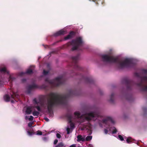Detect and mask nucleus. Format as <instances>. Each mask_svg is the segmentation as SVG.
Masks as SVG:
<instances>
[{
    "label": "nucleus",
    "instance_id": "nucleus-1",
    "mask_svg": "<svg viewBox=\"0 0 147 147\" xmlns=\"http://www.w3.org/2000/svg\"><path fill=\"white\" fill-rule=\"evenodd\" d=\"M76 90H69L68 93L65 95H61L56 93L51 92L49 94L50 98L47 102L48 112L51 113L53 107L59 105H65L66 103L67 99L73 96L77 95Z\"/></svg>",
    "mask_w": 147,
    "mask_h": 147
},
{
    "label": "nucleus",
    "instance_id": "nucleus-2",
    "mask_svg": "<svg viewBox=\"0 0 147 147\" xmlns=\"http://www.w3.org/2000/svg\"><path fill=\"white\" fill-rule=\"evenodd\" d=\"M134 75L135 76L140 78V82L135 83L130 80L124 79L123 82L126 86L127 89L130 90L136 85L139 87L142 91L147 92V76H140V74L138 73H135Z\"/></svg>",
    "mask_w": 147,
    "mask_h": 147
},
{
    "label": "nucleus",
    "instance_id": "nucleus-3",
    "mask_svg": "<svg viewBox=\"0 0 147 147\" xmlns=\"http://www.w3.org/2000/svg\"><path fill=\"white\" fill-rule=\"evenodd\" d=\"M102 59L103 61L110 63H115L118 65V67L121 69L125 67H132L134 65L133 61L129 59H126L122 61L118 57H115L113 56L108 55H102Z\"/></svg>",
    "mask_w": 147,
    "mask_h": 147
},
{
    "label": "nucleus",
    "instance_id": "nucleus-4",
    "mask_svg": "<svg viewBox=\"0 0 147 147\" xmlns=\"http://www.w3.org/2000/svg\"><path fill=\"white\" fill-rule=\"evenodd\" d=\"M45 81L49 83L52 87H55L64 84L65 81V79L63 76L61 75L53 80H49L48 78H46Z\"/></svg>",
    "mask_w": 147,
    "mask_h": 147
},
{
    "label": "nucleus",
    "instance_id": "nucleus-5",
    "mask_svg": "<svg viewBox=\"0 0 147 147\" xmlns=\"http://www.w3.org/2000/svg\"><path fill=\"white\" fill-rule=\"evenodd\" d=\"M82 43L83 41L82 38L79 37L76 39L73 40L71 42H69L68 45H72L73 47L71 48V50L74 51L77 50L80 46L82 45Z\"/></svg>",
    "mask_w": 147,
    "mask_h": 147
},
{
    "label": "nucleus",
    "instance_id": "nucleus-6",
    "mask_svg": "<svg viewBox=\"0 0 147 147\" xmlns=\"http://www.w3.org/2000/svg\"><path fill=\"white\" fill-rule=\"evenodd\" d=\"M80 58V55L78 54L77 55L74 57H73L71 58L72 61V66L76 70L78 71H83V69L82 67H80L77 64L78 61L79 60Z\"/></svg>",
    "mask_w": 147,
    "mask_h": 147
},
{
    "label": "nucleus",
    "instance_id": "nucleus-7",
    "mask_svg": "<svg viewBox=\"0 0 147 147\" xmlns=\"http://www.w3.org/2000/svg\"><path fill=\"white\" fill-rule=\"evenodd\" d=\"M19 95L16 93L13 92V94L11 95V97L8 94H6L4 96V98L5 101L6 102H9L11 100V103L14 102V100H16V99H18L19 98Z\"/></svg>",
    "mask_w": 147,
    "mask_h": 147
},
{
    "label": "nucleus",
    "instance_id": "nucleus-8",
    "mask_svg": "<svg viewBox=\"0 0 147 147\" xmlns=\"http://www.w3.org/2000/svg\"><path fill=\"white\" fill-rule=\"evenodd\" d=\"M99 115L97 112H91L86 114L85 116V119L88 121L91 120L92 118L94 117H99Z\"/></svg>",
    "mask_w": 147,
    "mask_h": 147
},
{
    "label": "nucleus",
    "instance_id": "nucleus-9",
    "mask_svg": "<svg viewBox=\"0 0 147 147\" xmlns=\"http://www.w3.org/2000/svg\"><path fill=\"white\" fill-rule=\"evenodd\" d=\"M81 78L80 80L83 81L86 83H92L94 82V80L91 77H87L80 74Z\"/></svg>",
    "mask_w": 147,
    "mask_h": 147
},
{
    "label": "nucleus",
    "instance_id": "nucleus-10",
    "mask_svg": "<svg viewBox=\"0 0 147 147\" xmlns=\"http://www.w3.org/2000/svg\"><path fill=\"white\" fill-rule=\"evenodd\" d=\"M39 86L36 84H33L28 85L27 88V92L28 94L30 93L32 90L36 88H39Z\"/></svg>",
    "mask_w": 147,
    "mask_h": 147
},
{
    "label": "nucleus",
    "instance_id": "nucleus-11",
    "mask_svg": "<svg viewBox=\"0 0 147 147\" xmlns=\"http://www.w3.org/2000/svg\"><path fill=\"white\" fill-rule=\"evenodd\" d=\"M66 116L67 118L68 122L70 124V129H73L74 128L75 126L74 123L72 121V115L70 114H67Z\"/></svg>",
    "mask_w": 147,
    "mask_h": 147
},
{
    "label": "nucleus",
    "instance_id": "nucleus-12",
    "mask_svg": "<svg viewBox=\"0 0 147 147\" xmlns=\"http://www.w3.org/2000/svg\"><path fill=\"white\" fill-rule=\"evenodd\" d=\"M111 122L113 123H114V121L110 117H107L105 119H103L102 120V122L103 123L105 124L108 125V126H110V125L108 124L109 122Z\"/></svg>",
    "mask_w": 147,
    "mask_h": 147
},
{
    "label": "nucleus",
    "instance_id": "nucleus-13",
    "mask_svg": "<svg viewBox=\"0 0 147 147\" xmlns=\"http://www.w3.org/2000/svg\"><path fill=\"white\" fill-rule=\"evenodd\" d=\"M76 34V32H75L73 31H71L68 35L65 37L64 39L65 40H67L71 39Z\"/></svg>",
    "mask_w": 147,
    "mask_h": 147
},
{
    "label": "nucleus",
    "instance_id": "nucleus-14",
    "mask_svg": "<svg viewBox=\"0 0 147 147\" xmlns=\"http://www.w3.org/2000/svg\"><path fill=\"white\" fill-rule=\"evenodd\" d=\"M65 33V32L63 30H61L56 32L54 34L55 36H58L61 35H63Z\"/></svg>",
    "mask_w": 147,
    "mask_h": 147
},
{
    "label": "nucleus",
    "instance_id": "nucleus-15",
    "mask_svg": "<svg viewBox=\"0 0 147 147\" xmlns=\"http://www.w3.org/2000/svg\"><path fill=\"white\" fill-rule=\"evenodd\" d=\"M86 127L87 129H88V132L89 133V134L91 135L92 132V125L90 124L89 123L86 126Z\"/></svg>",
    "mask_w": 147,
    "mask_h": 147
},
{
    "label": "nucleus",
    "instance_id": "nucleus-16",
    "mask_svg": "<svg viewBox=\"0 0 147 147\" xmlns=\"http://www.w3.org/2000/svg\"><path fill=\"white\" fill-rule=\"evenodd\" d=\"M77 141L78 142L80 141L84 142L85 140V138L82 137V136L80 135H78L77 136Z\"/></svg>",
    "mask_w": 147,
    "mask_h": 147
},
{
    "label": "nucleus",
    "instance_id": "nucleus-17",
    "mask_svg": "<svg viewBox=\"0 0 147 147\" xmlns=\"http://www.w3.org/2000/svg\"><path fill=\"white\" fill-rule=\"evenodd\" d=\"M32 112L31 108L30 107H28L26 108L25 111V114L29 115Z\"/></svg>",
    "mask_w": 147,
    "mask_h": 147
},
{
    "label": "nucleus",
    "instance_id": "nucleus-18",
    "mask_svg": "<svg viewBox=\"0 0 147 147\" xmlns=\"http://www.w3.org/2000/svg\"><path fill=\"white\" fill-rule=\"evenodd\" d=\"M114 95L115 94L114 93H113L111 94V95L110 96L109 101L112 103H113L114 102Z\"/></svg>",
    "mask_w": 147,
    "mask_h": 147
},
{
    "label": "nucleus",
    "instance_id": "nucleus-19",
    "mask_svg": "<svg viewBox=\"0 0 147 147\" xmlns=\"http://www.w3.org/2000/svg\"><path fill=\"white\" fill-rule=\"evenodd\" d=\"M134 140L133 139L130 137H128L126 140V142L128 143H130L131 142H132Z\"/></svg>",
    "mask_w": 147,
    "mask_h": 147
},
{
    "label": "nucleus",
    "instance_id": "nucleus-20",
    "mask_svg": "<svg viewBox=\"0 0 147 147\" xmlns=\"http://www.w3.org/2000/svg\"><path fill=\"white\" fill-rule=\"evenodd\" d=\"M74 115L77 118H79L80 117V113L78 112H76L74 113Z\"/></svg>",
    "mask_w": 147,
    "mask_h": 147
},
{
    "label": "nucleus",
    "instance_id": "nucleus-21",
    "mask_svg": "<svg viewBox=\"0 0 147 147\" xmlns=\"http://www.w3.org/2000/svg\"><path fill=\"white\" fill-rule=\"evenodd\" d=\"M65 146L63 142H60L55 147H65Z\"/></svg>",
    "mask_w": 147,
    "mask_h": 147
},
{
    "label": "nucleus",
    "instance_id": "nucleus-22",
    "mask_svg": "<svg viewBox=\"0 0 147 147\" xmlns=\"http://www.w3.org/2000/svg\"><path fill=\"white\" fill-rule=\"evenodd\" d=\"M33 73V70L32 69H29L26 71V73L30 74Z\"/></svg>",
    "mask_w": 147,
    "mask_h": 147
},
{
    "label": "nucleus",
    "instance_id": "nucleus-23",
    "mask_svg": "<svg viewBox=\"0 0 147 147\" xmlns=\"http://www.w3.org/2000/svg\"><path fill=\"white\" fill-rule=\"evenodd\" d=\"M15 78H14L12 77L11 76H10L9 78V81L11 83L15 80Z\"/></svg>",
    "mask_w": 147,
    "mask_h": 147
},
{
    "label": "nucleus",
    "instance_id": "nucleus-24",
    "mask_svg": "<svg viewBox=\"0 0 147 147\" xmlns=\"http://www.w3.org/2000/svg\"><path fill=\"white\" fill-rule=\"evenodd\" d=\"M0 71L1 72H3L5 73L7 72L8 73V72L7 71L5 67H3L2 68Z\"/></svg>",
    "mask_w": 147,
    "mask_h": 147
},
{
    "label": "nucleus",
    "instance_id": "nucleus-25",
    "mask_svg": "<svg viewBox=\"0 0 147 147\" xmlns=\"http://www.w3.org/2000/svg\"><path fill=\"white\" fill-rule=\"evenodd\" d=\"M92 136H88L86 138V141H89L92 139Z\"/></svg>",
    "mask_w": 147,
    "mask_h": 147
},
{
    "label": "nucleus",
    "instance_id": "nucleus-26",
    "mask_svg": "<svg viewBox=\"0 0 147 147\" xmlns=\"http://www.w3.org/2000/svg\"><path fill=\"white\" fill-rule=\"evenodd\" d=\"M39 114V113L37 111H34L32 113V115H33L35 116H38Z\"/></svg>",
    "mask_w": 147,
    "mask_h": 147
},
{
    "label": "nucleus",
    "instance_id": "nucleus-27",
    "mask_svg": "<svg viewBox=\"0 0 147 147\" xmlns=\"http://www.w3.org/2000/svg\"><path fill=\"white\" fill-rule=\"evenodd\" d=\"M33 102L34 105H38L39 103V102L37 100L36 98L34 99L33 100Z\"/></svg>",
    "mask_w": 147,
    "mask_h": 147
},
{
    "label": "nucleus",
    "instance_id": "nucleus-28",
    "mask_svg": "<svg viewBox=\"0 0 147 147\" xmlns=\"http://www.w3.org/2000/svg\"><path fill=\"white\" fill-rule=\"evenodd\" d=\"M27 133L30 136H32L33 135V134H35V132H34V131H27Z\"/></svg>",
    "mask_w": 147,
    "mask_h": 147
},
{
    "label": "nucleus",
    "instance_id": "nucleus-29",
    "mask_svg": "<svg viewBox=\"0 0 147 147\" xmlns=\"http://www.w3.org/2000/svg\"><path fill=\"white\" fill-rule=\"evenodd\" d=\"M34 107L36 108L38 111H41V109L40 106H34Z\"/></svg>",
    "mask_w": 147,
    "mask_h": 147
},
{
    "label": "nucleus",
    "instance_id": "nucleus-30",
    "mask_svg": "<svg viewBox=\"0 0 147 147\" xmlns=\"http://www.w3.org/2000/svg\"><path fill=\"white\" fill-rule=\"evenodd\" d=\"M34 124V122H30L28 124V126L30 127H32V125Z\"/></svg>",
    "mask_w": 147,
    "mask_h": 147
},
{
    "label": "nucleus",
    "instance_id": "nucleus-31",
    "mask_svg": "<svg viewBox=\"0 0 147 147\" xmlns=\"http://www.w3.org/2000/svg\"><path fill=\"white\" fill-rule=\"evenodd\" d=\"M118 137H119V138L120 140L121 141H123L124 140L123 138L121 135H119Z\"/></svg>",
    "mask_w": 147,
    "mask_h": 147
},
{
    "label": "nucleus",
    "instance_id": "nucleus-32",
    "mask_svg": "<svg viewBox=\"0 0 147 147\" xmlns=\"http://www.w3.org/2000/svg\"><path fill=\"white\" fill-rule=\"evenodd\" d=\"M142 73L146 74H147V69H142Z\"/></svg>",
    "mask_w": 147,
    "mask_h": 147
},
{
    "label": "nucleus",
    "instance_id": "nucleus-33",
    "mask_svg": "<svg viewBox=\"0 0 147 147\" xmlns=\"http://www.w3.org/2000/svg\"><path fill=\"white\" fill-rule=\"evenodd\" d=\"M36 134L38 135H42V132L41 131L38 130L37 131Z\"/></svg>",
    "mask_w": 147,
    "mask_h": 147
},
{
    "label": "nucleus",
    "instance_id": "nucleus-34",
    "mask_svg": "<svg viewBox=\"0 0 147 147\" xmlns=\"http://www.w3.org/2000/svg\"><path fill=\"white\" fill-rule=\"evenodd\" d=\"M49 71H46L45 70H43V74L44 75H47L48 74V73H49Z\"/></svg>",
    "mask_w": 147,
    "mask_h": 147
},
{
    "label": "nucleus",
    "instance_id": "nucleus-35",
    "mask_svg": "<svg viewBox=\"0 0 147 147\" xmlns=\"http://www.w3.org/2000/svg\"><path fill=\"white\" fill-rule=\"evenodd\" d=\"M129 98H127V99L129 100V101H131V100L133 99L132 97L130 95L129 96Z\"/></svg>",
    "mask_w": 147,
    "mask_h": 147
},
{
    "label": "nucleus",
    "instance_id": "nucleus-36",
    "mask_svg": "<svg viewBox=\"0 0 147 147\" xmlns=\"http://www.w3.org/2000/svg\"><path fill=\"white\" fill-rule=\"evenodd\" d=\"M114 129L113 130V131L112 133L113 134H115L117 131V130L116 129V128L114 127Z\"/></svg>",
    "mask_w": 147,
    "mask_h": 147
},
{
    "label": "nucleus",
    "instance_id": "nucleus-37",
    "mask_svg": "<svg viewBox=\"0 0 147 147\" xmlns=\"http://www.w3.org/2000/svg\"><path fill=\"white\" fill-rule=\"evenodd\" d=\"M70 129L69 127H67V134H69L70 133Z\"/></svg>",
    "mask_w": 147,
    "mask_h": 147
},
{
    "label": "nucleus",
    "instance_id": "nucleus-38",
    "mask_svg": "<svg viewBox=\"0 0 147 147\" xmlns=\"http://www.w3.org/2000/svg\"><path fill=\"white\" fill-rule=\"evenodd\" d=\"M143 110L144 112L146 113L147 112V109L146 107H144L143 108Z\"/></svg>",
    "mask_w": 147,
    "mask_h": 147
},
{
    "label": "nucleus",
    "instance_id": "nucleus-39",
    "mask_svg": "<svg viewBox=\"0 0 147 147\" xmlns=\"http://www.w3.org/2000/svg\"><path fill=\"white\" fill-rule=\"evenodd\" d=\"M34 117L32 116H30L29 118H28V120L29 121H33V120Z\"/></svg>",
    "mask_w": 147,
    "mask_h": 147
},
{
    "label": "nucleus",
    "instance_id": "nucleus-40",
    "mask_svg": "<svg viewBox=\"0 0 147 147\" xmlns=\"http://www.w3.org/2000/svg\"><path fill=\"white\" fill-rule=\"evenodd\" d=\"M46 87H47V86H46V85H45L44 84H43L41 86V88H46Z\"/></svg>",
    "mask_w": 147,
    "mask_h": 147
},
{
    "label": "nucleus",
    "instance_id": "nucleus-41",
    "mask_svg": "<svg viewBox=\"0 0 147 147\" xmlns=\"http://www.w3.org/2000/svg\"><path fill=\"white\" fill-rule=\"evenodd\" d=\"M56 136L57 138H60L61 137V135L59 133H57Z\"/></svg>",
    "mask_w": 147,
    "mask_h": 147
},
{
    "label": "nucleus",
    "instance_id": "nucleus-42",
    "mask_svg": "<svg viewBox=\"0 0 147 147\" xmlns=\"http://www.w3.org/2000/svg\"><path fill=\"white\" fill-rule=\"evenodd\" d=\"M104 132L105 134H108V131L107 129H105L104 130Z\"/></svg>",
    "mask_w": 147,
    "mask_h": 147
},
{
    "label": "nucleus",
    "instance_id": "nucleus-43",
    "mask_svg": "<svg viewBox=\"0 0 147 147\" xmlns=\"http://www.w3.org/2000/svg\"><path fill=\"white\" fill-rule=\"evenodd\" d=\"M58 142V140L57 139H55L54 142V144H56Z\"/></svg>",
    "mask_w": 147,
    "mask_h": 147
},
{
    "label": "nucleus",
    "instance_id": "nucleus-44",
    "mask_svg": "<svg viewBox=\"0 0 147 147\" xmlns=\"http://www.w3.org/2000/svg\"><path fill=\"white\" fill-rule=\"evenodd\" d=\"M25 73L23 72H22L19 73V75L20 76H22Z\"/></svg>",
    "mask_w": 147,
    "mask_h": 147
},
{
    "label": "nucleus",
    "instance_id": "nucleus-45",
    "mask_svg": "<svg viewBox=\"0 0 147 147\" xmlns=\"http://www.w3.org/2000/svg\"><path fill=\"white\" fill-rule=\"evenodd\" d=\"M69 147H76V144H73L71 145Z\"/></svg>",
    "mask_w": 147,
    "mask_h": 147
},
{
    "label": "nucleus",
    "instance_id": "nucleus-46",
    "mask_svg": "<svg viewBox=\"0 0 147 147\" xmlns=\"http://www.w3.org/2000/svg\"><path fill=\"white\" fill-rule=\"evenodd\" d=\"M44 119L45 120H46L48 122L49 121V119L47 118H45Z\"/></svg>",
    "mask_w": 147,
    "mask_h": 147
},
{
    "label": "nucleus",
    "instance_id": "nucleus-47",
    "mask_svg": "<svg viewBox=\"0 0 147 147\" xmlns=\"http://www.w3.org/2000/svg\"><path fill=\"white\" fill-rule=\"evenodd\" d=\"M26 81V80L25 79H23L22 80V82H25Z\"/></svg>",
    "mask_w": 147,
    "mask_h": 147
},
{
    "label": "nucleus",
    "instance_id": "nucleus-48",
    "mask_svg": "<svg viewBox=\"0 0 147 147\" xmlns=\"http://www.w3.org/2000/svg\"><path fill=\"white\" fill-rule=\"evenodd\" d=\"M54 53H55L54 51H52L50 52V55H51L52 54Z\"/></svg>",
    "mask_w": 147,
    "mask_h": 147
},
{
    "label": "nucleus",
    "instance_id": "nucleus-49",
    "mask_svg": "<svg viewBox=\"0 0 147 147\" xmlns=\"http://www.w3.org/2000/svg\"><path fill=\"white\" fill-rule=\"evenodd\" d=\"M59 42V41H57V42H54V43L52 44V45H55L56 44V43H57V42Z\"/></svg>",
    "mask_w": 147,
    "mask_h": 147
},
{
    "label": "nucleus",
    "instance_id": "nucleus-50",
    "mask_svg": "<svg viewBox=\"0 0 147 147\" xmlns=\"http://www.w3.org/2000/svg\"><path fill=\"white\" fill-rule=\"evenodd\" d=\"M88 147H93L92 145L89 144V146H88Z\"/></svg>",
    "mask_w": 147,
    "mask_h": 147
},
{
    "label": "nucleus",
    "instance_id": "nucleus-51",
    "mask_svg": "<svg viewBox=\"0 0 147 147\" xmlns=\"http://www.w3.org/2000/svg\"><path fill=\"white\" fill-rule=\"evenodd\" d=\"M90 1H93L96 2L97 0H89Z\"/></svg>",
    "mask_w": 147,
    "mask_h": 147
},
{
    "label": "nucleus",
    "instance_id": "nucleus-52",
    "mask_svg": "<svg viewBox=\"0 0 147 147\" xmlns=\"http://www.w3.org/2000/svg\"><path fill=\"white\" fill-rule=\"evenodd\" d=\"M28 119V117L27 116H25V119H26V120H27Z\"/></svg>",
    "mask_w": 147,
    "mask_h": 147
},
{
    "label": "nucleus",
    "instance_id": "nucleus-53",
    "mask_svg": "<svg viewBox=\"0 0 147 147\" xmlns=\"http://www.w3.org/2000/svg\"><path fill=\"white\" fill-rule=\"evenodd\" d=\"M45 47V48H46L47 47H48V45H46L45 46L44 45Z\"/></svg>",
    "mask_w": 147,
    "mask_h": 147
},
{
    "label": "nucleus",
    "instance_id": "nucleus-54",
    "mask_svg": "<svg viewBox=\"0 0 147 147\" xmlns=\"http://www.w3.org/2000/svg\"><path fill=\"white\" fill-rule=\"evenodd\" d=\"M73 73H75L76 75H78V74H77L76 73V71H73Z\"/></svg>",
    "mask_w": 147,
    "mask_h": 147
},
{
    "label": "nucleus",
    "instance_id": "nucleus-55",
    "mask_svg": "<svg viewBox=\"0 0 147 147\" xmlns=\"http://www.w3.org/2000/svg\"><path fill=\"white\" fill-rule=\"evenodd\" d=\"M43 103L42 102V105H43Z\"/></svg>",
    "mask_w": 147,
    "mask_h": 147
},
{
    "label": "nucleus",
    "instance_id": "nucleus-56",
    "mask_svg": "<svg viewBox=\"0 0 147 147\" xmlns=\"http://www.w3.org/2000/svg\"><path fill=\"white\" fill-rule=\"evenodd\" d=\"M78 147H80V146H78Z\"/></svg>",
    "mask_w": 147,
    "mask_h": 147
}]
</instances>
